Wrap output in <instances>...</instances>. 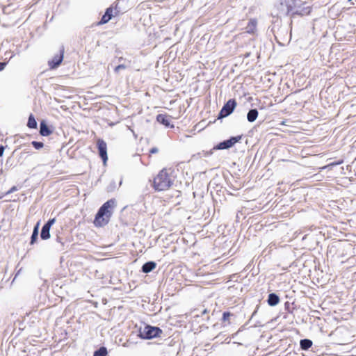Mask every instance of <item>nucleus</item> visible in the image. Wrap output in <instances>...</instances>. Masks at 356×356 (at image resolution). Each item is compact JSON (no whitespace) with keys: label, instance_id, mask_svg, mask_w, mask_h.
<instances>
[{"label":"nucleus","instance_id":"nucleus-22","mask_svg":"<svg viewBox=\"0 0 356 356\" xmlns=\"http://www.w3.org/2000/svg\"><path fill=\"white\" fill-rule=\"evenodd\" d=\"M31 145L36 149H40L44 146V143L42 142L35 141V140L32 141Z\"/></svg>","mask_w":356,"mask_h":356},{"label":"nucleus","instance_id":"nucleus-14","mask_svg":"<svg viewBox=\"0 0 356 356\" xmlns=\"http://www.w3.org/2000/svg\"><path fill=\"white\" fill-rule=\"evenodd\" d=\"M40 222H38L34 227L31 236L30 245H33L38 240L39 234Z\"/></svg>","mask_w":356,"mask_h":356},{"label":"nucleus","instance_id":"nucleus-24","mask_svg":"<svg viewBox=\"0 0 356 356\" xmlns=\"http://www.w3.org/2000/svg\"><path fill=\"white\" fill-rule=\"evenodd\" d=\"M56 222V219L54 218H50L45 223H44V225L51 228V226L55 223Z\"/></svg>","mask_w":356,"mask_h":356},{"label":"nucleus","instance_id":"nucleus-10","mask_svg":"<svg viewBox=\"0 0 356 356\" xmlns=\"http://www.w3.org/2000/svg\"><path fill=\"white\" fill-rule=\"evenodd\" d=\"M156 120L160 124L164 125L165 127H174L173 124H170V116L165 114H159L156 116Z\"/></svg>","mask_w":356,"mask_h":356},{"label":"nucleus","instance_id":"nucleus-18","mask_svg":"<svg viewBox=\"0 0 356 356\" xmlns=\"http://www.w3.org/2000/svg\"><path fill=\"white\" fill-rule=\"evenodd\" d=\"M50 229L49 227L45 226L44 225L42 226L41 232H40V238L42 240H47L51 237L50 234Z\"/></svg>","mask_w":356,"mask_h":356},{"label":"nucleus","instance_id":"nucleus-4","mask_svg":"<svg viewBox=\"0 0 356 356\" xmlns=\"http://www.w3.org/2000/svg\"><path fill=\"white\" fill-rule=\"evenodd\" d=\"M237 105L235 99H229L222 106L218 115V119L225 118L231 115Z\"/></svg>","mask_w":356,"mask_h":356},{"label":"nucleus","instance_id":"nucleus-9","mask_svg":"<svg viewBox=\"0 0 356 356\" xmlns=\"http://www.w3.org/2000/svg\"><path fill=\"white\" fill-rule=\"evenodd\" d=\"M113 16H115L113 14V5H111L110 7L106 8L98 24H104L108 23Z\"/></svg>","mask_w":356,"mask_h":356},{"label":"nucleus","instance_id":"nucleus-29","mask_svg":"<svg viewBox=\"0 0 356 356\" xmlns=\"http://www.w3.org/2000/svg\"><path fill=\"white\" fill-rule=\"evenodd\" d=\"M342 163H343V160H339V161H338L331 163L330 164V165H332V166H333V165H340V164H341Z\"/></svg>","mask_w":356,"mask_h":356},{"label":"nucleus","instance_id":"nucleus-2","mask_svg":"<svg viewBox=\"0 0 356 356\" xmlns=\"http://www.w3.org/2000/svg\"><path fill=\"white\" fill-rule=\"evenodd\" d=\"M165 168L161 170L154 177L153 186L156 191H163L168 190L173 184V179L171 177V172Z\"/></svg>","mask_w":356,"mask_h":356},{"label":"nucleus","instance_id":"nucleus-23","mask_svg":"<svg viewBox=\"0 0 356 356\" xmlns=\"http://www.w3.org/2000/svg\"><path fill=\"white\" fill-rule=\"evenodd\" d=\"M232 315V314L229 312H224L222 314V321L225 322V321H228L229 318Z\"/></svg>","mask_w":356,"mask_h":356},{"label":"nucleus","instance_id":"nucleus-32","mask_svg":"<svg viewBox=\"0 0 356 356\" xmlns=\"http://www.w3.org/2000/svg\"><path fill=\"white\" fill-rule=\"evenodd\" d=\"M284 306H285V309L289 312V306H290V303L289 302H286L285 304H284Z\"/></svg>","mask_w":356,"mask_h":356},{"label":"nucleus","instance_id":"nucleus-15","mask_svg":"<svg viewBox=\"0 0 356 356\" xmlns=\"http://www.w3.org/2000/svg\"><path fill=\"white\" fill-rule=\"evenodd\" d=\"M257 21L256 19H251L247 26L245 27V31L248 33H254L257 28Z\"/></svg>","mask_w":356,"mask_h":356},{"label":"nucleus","instance_id":"nucleus-21","mask_svg":"<svg viewBox=\"0 0 356 356\" xmlns=\"http://www.w3.org/2000/svg\"><path fill=\"white\" fill-rule=\"evenodd\" d=\"M37 125L38 124L33 114H31L28 119L27 127L30 129H36Z\"/></svg>","mask_w":356,"mask_h":356},{"label":"nucleus","instance_id":"nucleus-17","mask_svg":"<svg viewBox=\"0 0 356 356\" xmlns=\"http://www.w3.org/2000/svg\"><path fill=\"white\" fill-rule=\"evenodd\" d=\"M312 345V341L309 339H303L300 341V346L302 350H308Z\"/></svg>","mask_w":356,"mask_h":356},{"label":"nucleus","instance_id":"nucleus-19","mask_svg":"<svg viewBox=\"0 0 356 356\" xmlns=\"http://www.w3.org/2000/svg\"><path fill=\"white\" fill-rule=\"evenodd\" d=\"M124 0H117L113 5V14L114 15H118L124 13L123 9L120 6V4L123 2Z\"/></svg>","mask_w":356,"mask_h":356},{"label":"nucleus","instance_id":"nucleus-28","mask_svg":"<svg viewBox=\"0 0 356 356\" xmlns=\"http://www.w3.org/2000/svg\"><path fill=\"white\" fill-rule=\"evenodd\" d=\"M5 150V147L2 145H0V157H1L3 155V152Z\"/></svg>","mask_w":356,"mask_h":356},{"label":"nucleus","instance_id":"nucleus-20","mask_svg":"<svg viewBox=\"0 0 356 356\" xmlns=\"http://www.w3.org/2000/svg\"><path fill=\"white\" fill-rule=\"evenodd\" d=\"M107 355L108 350L106 347L105 346H101L99 349L96 350L93 353V356H107Z\"/></svg>","mask_w":356,"mask_h":356},{"label":"nucleus","instance_id":"nucleus-1","mask_svg":"<svg viewBox=\"0 0 356 356\" xmlns=\"http://www.w3.org/2000/svg\"><path fill=\"white\" fill-rule=\"evenodd\" d=\"M116 201L115 199H110L102 205L94 219V225L96 227H102L109 222Z\"/></svg>","mask_w":356,"mask_h":356},{"label":"nucleus","instance_id":"nucleus-12","mask_svg":"<svg viewBox=\"0 0 356 356\" xmlns=\"http://www.w3.org/2000/svg\"><path fill=\"white\" fill-rule=\"evenodd\" d=\"M268 305L270 307H275L280 302V297L275 293H270L268 296Z\"/></svg>","mask_w":356,"mask_h":356},{"label":"nucleus","instance_id":"nucleus-6","mask_svg":"<svg viewBox=\"0 0 356 356\" xmlns=\"http://www.w3.org/2000/svg\"><path fill=\"white\" fill-rule=\"evenodd\" d=\"M300 1L293 0L291 3L288 5V10L293 11V9H296L293 14L298 15H308L311 12V8L309 6L303 7L300 9Z\"/></svg>","mask_w":356,"mask_h":356},{"label":"nucleus","instance_id":"nucleus-35","mask_svg":"<svg viewBox=\"0 0 356 356\" xmlns=\"http://www.w3.org/2000/svg\"><path fill=\"white\" fill-rule=\"evenodd\" d=\"M257 313V311H254L252 314V316L254 315V314Z\"/></svg>","mask_w":356,"mask_h":356},{"label":"nucleus","instance_id":"nucleus-25","mask_svg":"<svg viewBox=\"0 0 356 356\" xmlns=\"http://www.w3.org/2000/svg\"><path fill=\"white\" fill-rule=\"evenodd\" d=\"M126 65L124 64H120L116 66L114 69L115 73H118L120 70H124L126 68Z\"/></svg>","mask_w":356,"mask_h":356},{"label":"nucleus","instance_id":"nucleus-8","mask_svg":"<svg viewBox=\"0 0 356 356\" xmlns=\"http://www.w3.org/2000/svg\"><path fill=\"white\" fill-rule=\"evenodd\" d=\"M64 57V47L62 46L60 53L56 54L51 60L48 61V65L50 69H56L62 63Z\"/></svg>","mask_w":356,"mask_h":356},{"label":"nucleus","instance_id":"nucleus-31","mask_svg":"<svg viewBox=\"0 0 356 356\" xmlns=\"http://www.w3.org/2000/svg\"><path fill=\"white\" fill-rule=\"evenodd\" d=\"M56 242L60 243L61 247L63 246V243L62 239H61V238L60 236H57L56 237Z\"/></svg>","mask_w":356,"mask_h":356},{"label":"nucleus","instance_id":"nucleus-11","mask_svg":"<svg viewBox=\"0 0 356 356\" xmlns=\"http://www.w3.org/2000/svg\"><path fill=\"white\" fill-rule=\"evenodd\" d=\"M52 133V131L48 127L44 120H42L40 123V134L42 136H48Z\"/></svg>","mask_w":356,"mask_h":356},{"label":"nucleus","instance_id":"nucleus-5","mask_svg":"<svg viewBox=\"0 0 356 356\" xmlns=\"http://www.w3.org/2000/svg\"><path fill=\"white\" fill-rule=\"evenodd\" d=\"M242 136H232L227 140H225L214 146L213 149L222 150L227 149L233 147L236 143L241 140Z\"/></svg>","mask_w":356,"mask_h":356},{"label":"nucleus","instance_id":"nucleus-3","mask_svg":"<svg viewBox=\"0 0 356 356\" xmlns=\"http://www.w3.org/2000/svg\"><path fill=\"white\" fill-rule=\"evenodd\" d=\"M162 332L159 327L145 325L143 330L140 329L138 336L143 339H151L160 337Z\"/></svg>","mask_w":356,"mask_h":356},{"label":"nucleus","instance_id":"nucleus-30","mask_svg":"<svg viewBox=\"0 0 356 356\" xmlns=\"http://www.w3.org/2000/svg\"><path fill=\"white\" fill-rule=\"evenodd\" d=\"M6 65V63L4 62H0V72L2 71Z\"/></svg>","mask_w":356,"mask_h":356},{"label":"nucleus","instance_id":"nucleus-26","mask_svg":"<svg viewBox=\"0 0 356 356\" xmlns=\"http://www.w3.org/2000/svg\"><path fill=\"white\" fill-rule=\"evenodd\" d=\"M17 190V187L14 186L12 188H10V189L6 193L10 194V193H12L16 191Z\"/></svg>","mask_w":356,"mask_h":356},{"label":"nucleus","instance_id":"nucleus-7","mask_svg":"<svg viewBox=\"0 0 356 356\" xmlns=\"http://www.w3.org/2000/svg\"><path fill=\"white\" fill-rule=\"evenodd\" d=\"M97 147L99 156L102 159L104 164H105L108 160L106 143L103 139L99 138L97 141Z\"/></svg>","mask_w":356,"mask_h":356},{"label":"nucleus","instance_id":"nucleus-33","mask_svg":"<svg viewBox=\"0 0 356 356\" xmlns=\"http://www.w3.org/2000/svg\"><path fill=\"white\" fill-rule=\"evenodd\" d=\"M8 162H9V159L6 161V165H8Z\"/></svg>","mask_w":356,"mask_h":356},{"label":"nucleus","instance_id":"nucleus-34","mask_svg":"<svg viewBox=\"0 0 356 356\" xmlns=\"http://www.w3.org/2000/svg\"><path fill=\"white\" fill-rule=\"evenodd\" d=\"M122 59H123V58H122V57H120V58H119L120 61H122Z\"/></svg>","mask_w":356,"mask_h":356},{"label":"nucleus","instance_id":"nucleus-16","mask_svg":"<svg viewBox=\"0 0 356 356\" xmlns=\"http://www.w3.org/2000/svg\"><path fill=\"white\" fill-rule=\"evenodd\" d=\"M259 113L257 109L256 108H252L249 110V111L247 113V120L249 122H254L257 117H258Z\"/></svg>","mask_w":356,"mask_h":356},{"label":"nucleus","instance_id":"nucleus-27","mask_svg":"<svg viewBox=\"0 0 356 356\" xmlns=\"http://www.w3.org/2000/svg\"><path fill=\"white\" fill-rule=\"evenodd\" d=\"M159 152V149L157 147H152L150 150H149V153L150 154H156Z\"/></svg>","mask_w":356,"mask_h":356},{"label":"nucleus","instance_id":"nucleus-13","mask_svg":"<svg viewBox=\"0 0 356 356\" xmlns=\"http://www.w3.org/2000/svg\"><path fill=\"white\" fill-rule=\"evenodd\" d=\"M156 266V264L154 261H149L145 262L141 270L144 273H149L152 271Z\"/></svg>","mask_w":356,"mask_h":356}]
</instances>
